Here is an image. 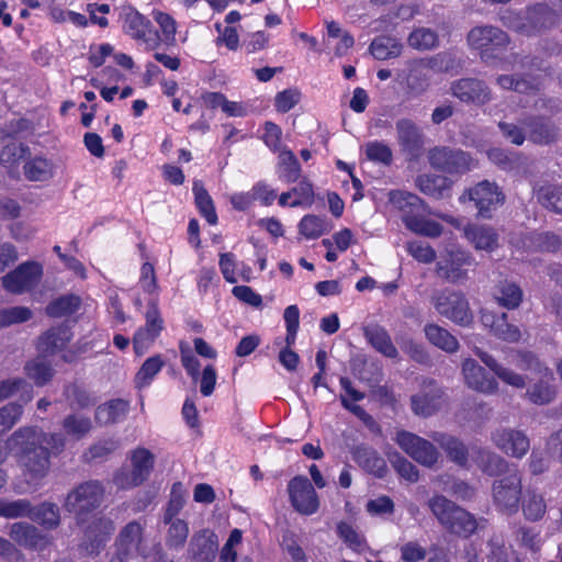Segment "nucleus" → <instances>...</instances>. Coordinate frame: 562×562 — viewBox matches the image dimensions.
Returning a JSON list of instances; mask_svg holds the SVG:
<instances>
[{"instance_id":"55","label":"nucleus","mask_w":562,"mask_h":562,"mask_svg":"<svg viewBox=\"0 0 562 562\" xmlns=\"http://www.w3.org/2000/svg\"><path fill=\"white\" fill-rule=\"evenodd\" d=\"M407 41L411 47L419 50H425L431 49L437 45L438 36L430 29L418 27L409 34Z\"/></svg>"},{"instance_id":"6","label":"nucleus","mask_w":562,"mask_h":562,"mask_svg":"<svg viewBox=\"0 0 562 562\" xmlns=\"http://www.w3.org/2000/svg\"><path fill=\"white\" fill-rule=\"evenodd\" d=\"M557 14L544 4H537L526 12L524 16L509 13L503 16L504 24L508 27L530 35L542 27L551 26L555 23Z\"/></svg>"},{"instance_id":"24","label":"nucleus","mask_w":562,"mask_h":562,"mask_svg":"<svg viewBox=\"0 0 562 562\" xmlns=\"http://www.w3.org/2000/svg\"><path fill=\"white\" fill-rule=\"evenodd\" d=\"M462 373L467 385L477 392L492 394L497 390V382L488 378L485 370L473 359H465L462 362Z\"/></svg>"},{"instance_id":"56","label":"nucleus","mask_w":562,"mask_h":562,"mask_svg":"<svg viewBox=\"0 0 562 562\" xmlns=\"http://www.w3.org/2000/svg\"><path fill=\"white\" fill-rule=\"evenodd\" d=\"M169 529L167 532L166 543L170 548H182L189 536V526L182 519H171L168 522Z\"/></svg>"},{"instance_id":"37","label":"nucleus","mask_w":562,"mask_h":562,"mask_svg":"<svg viewBox=\"0 0 562 562\" xmlns=\"http://www.w3.org/2000/svg\"><path fill=\"white\" fill-rule=\"evenodd\" d=\"M452 182L443 176L422 175L416 179L417 188L425 194L434 198H442L451 188Z\"/></svg>"},{"instance_id":"7","label":"nucleus","mask_w":562,"mask_h":562,"mask_svg":"<svg viewBox=\"0 0 562 562\" xmlns=\"http://www.w3.org/2000/svg\"><path fill=\"white\" fill-rule=\"evenodd\" d=\"M121 18L124 33L143 45L146 50H154L159 46L158 33L153 30L150 21L138 11L125 9Z\"/></svg>"},{"instance_id":"8","label":"nucleus","mask_w":562,"mask_h":562,"mask_svg":"<svg viewBox=\"0 0 562 562\" xmlns=\"http://www.w3.org/2000/svg\"><path fill=\"white\" fill-rule=\"evenodd\" d=\"M155 462L154 454L145 449L137 448L131 454V471H120L114 476V484L119 488H131L142 484L153 470Z\"/></svg>"},{"instance_id":"60","label":"nucleus","mask_w":562,"mask_h":562,"mask_svg":"<svg viewBox=\"0 0 562 562\" xmlns=\"http://www.w3.org/2000/svg\"><path fill=\"white\" fill-rule=\"evenodd\" d=\"M364 154L371 161L389 165L392 161L390 147L382 142H369L364 145Z\"/></svg>"},{"instance_id":"27","label":"nucleus","mask_w":562,"mask_h":562,"mask_svg":"<svg viewBox=\"0 0 562 562\" xmlns=\"http://www.w3.org/2000/svg\"><path fill=\"white\" fill-rule=\"evenodd\" d=\"M425 207L423 206L422 210L415 212L414 214H406L402 216V221L407 229L411 232L423 235L426 237L435 238L441 235L442 233V226L427 217L424 214Z\"/></svg>"},{"instance_id":"40","label":"nucleus","mask_w":562,"mask_h":562,"mask_svg":"<svg viewBox=\"0 0 562 562\" xmlns=\"http://www.w3.org/2000/svg\"><path fill=\"white\" fill-rule=\"evenodd\" d=\"M494 297L499 305L512 310L518 307L521 303L522 291L517 284L503 281L495 288Z\"/></svg>"},{"instance_id":"62","label":"nucleus","mask_w":562,"mask_h":562,"mask_svg":"<svg viewBox=\"0 0 562 562\" xmlns=\"http://www.w3.org/2000/svg\"><path fill=\"white\" fill-rule=\"evenodd\" d=\"M407 252L422 263H431L436 258V251L431 246L423 241H409L406 244Z\"/></svg>"},{"instance_id":"45","label":"nucleus","mask_w":562,"mask_h":562,"mask_svg":"<svg viewBox=\"0 0 562 562\" xmlns=\"http://www.w3.org/2000/svg\"><path fill=\"white\" fill-rule=\"evenodd\" d=\"M398 142L408 150L416 149L422 144V134L418 127L409 120H400L396 124Z\"/></svg>"},{"instance_id":"16","label":"nucleus","mask_w":562,"mask_h":562,"mask_svg":"<svg viewBox=\"0 0 562 562\" xmlns=\"http://www.w3.org/2000/svg\"><path fill=\"white\" fill-rule=\"evenodd\" d=\"M288 492L292 506L300 514L312 515L318 509V497L307 477H293L289 482Z\"/></svg>"},{"instance_id":"57","label":"nucleus","mask_w":562,"mask_h":562,"mask_svg":"<svg viewBox=\"0 0 562 562\" xmlns=\"http://www.w3.org/2000/svg\"><path fill=\"white\" fill-rule=\"evenodd\" d=\"M538 201L547 209H552L557 213L562 214V188L543 187L538 193Z\"/></svg>"},{"instance_id":"20","label":"nucleus","mask_w":562,"mask_h":562,"mask_svg":"<svg viewBox=\"0 0 562 562\" xmlns=\"http://www.w3.org/2000/svg\"><path fill=\"white\" fill-rule=\"evenodd\" d=\"M450 91L453 97L464 103L483 105L491 100L490 88L482 80L474 78L453 81Z\"/></svg>"},{"instance_id":"11","label":"nucleus","mask_w":562,"mask_h":562,"mask_svg":"<svg viewBox=\"0 0 562 562\" xmlns=\"http://www.w3.org/2000/svg\"><path fill=\"white\" fill-rule=\"evenodd\" d=\"M145 319V325L139 327L133 337L134 351L138 356L144 355L153 346L164 329V319L154 299L149 302Z\"/></svg>"},{"instance_id":"52","label":"nucleus","mask_w":562,"mask_h":562,"mask_svg":"<svg viewBox=\"0 0 562 562\" xmlns=\"http://www.w3.org/2000/svg\"><path fill=\"white\" fill-rule=\"evenodd\" d=\"M33 316L25 306L0 307V328L25 323Z\"/></svg>"},{"instance_id":"13","label":"nucleus","mask_w":562,"mask_h":562,"mask_svg":"<svg viewBox=\"0 0 562 562\" xmlns=\"http://www.w3.org/2000/svg\"><path fill=\"white\" fill-rule=\"evenodd\" d=\"M395 441L409 457L423 465L431 467L438 460L439 453L435 446L413 432L398 431Z\"/></svg>"},{"instance_id":"58","label":"nucleus","mask_w":562,"mask_h":562,"mask_svg":"<svg viewBox=\"0 0 562 562\" xmlns=\"http://www.w3.org/2000/svg\"><path fill=\"white\" fill-rule=\"evenodd\" d=\"M31 503L26 499L4 501L0 499V516L4 518H18L30 515Z\"/></svg>"},{"instance_id":"31","label":"nucleus","mask_w":562,"mask_h":562,"mask_svg":"<svg viewBox=\"0 0 562 562\" xmlns=\"http://www.w3.org/2000/svg\"><path fill=\"white\" fill-rule=\"evenodd\" d=\"M432 439L446 451L451 461L460 467L468 465V450L462 441L441 432L434 434Z\"/></svg>"},{"instance_id":"53","label":"nucleus","mask_w":562,"mask_h":562,"mask_svg":"<svg viewBox=\"0 0 562 562\" xmlns=\"http://www.w3.org/2000/svg\"><path fill=\"white\" fill-rule=\"evenodd\" d=\"M26 374L36 385L46 384L53 376V370L44 358L40 357L25 366Z\"/></svg>"},{"instance_id":"2","label":"nucleus","mask_w":562,"mask_h":562,"mask_svg":"<svg viewBox=\"0 0 562 562\" xmlns=\"http://www.w3.org/2000/svg\"><path fill=\"white\" fill-rule=\"evenodd\" d=\"M148 554L144 526L138 521L128 522L115 540V552L110 562H142Z\"/></svg>"},{"instance_id":"51","label":"nucleus","mask_w":562,"mask_h":562,"mask_svg":"<svg viewBox=\"0 0 562 562\" xmlns=\"http://www.w3.org/2000/svg\"><path fill=\"white\" fill-rule=\"evenodd\" d=\"M546 503L540 494L528 491L522 497V512L527 519L538 520L546 513Z\"/></svg>"},{"instance_id":"44","label":"nucleus","mask_w":562,"mask_h":562,"mask_svg":"<svg viewBox=\"0 0 562 562\" xmlns=\"http://www.w3.org/2000/svg\"><path fill=\"white\" fill-rule=\"evenodd\" d=\"M301 168L296 157L290 150L279 151L278 175L285 182H294L299 179Z\"/></svg>"},{"instance_id":"64","label":"nucleus","mask_w":562,"mask_h":562,"mask_svg":"<svg viewBox=\"0 0 562 562\" xmlns=\"http://www.w3.org/2000/svg\"><path fill=\"white\" fill-rule=\"evenodd\" d=\"M338 533L346 544L356 552H362L366 549V542L350 525L341 522L338 525Z\"/></svg>"},{"instance_id":"1","label":"nucleus","mask_w":562,"mask_h":562,"mask_svg":"<svg viewBox=\"0 0 562 562\" xmlns=\"http://www.w3.org/2000/svg\"><path fill=\"white\" fill-rule=\"evenodd\" d=\"M428 505L439 522L453 533L468 537L477 529L479 524L474 516L445 496L431 497Z\"/></svg>"},{"instance_id":"28","label":"nucleus","mask_w":562,"mask_h":562,"mask_svg":"<svg viewBox=\"0 0 562 562\" xmlns=\"http://www.w3.org/2000/svg\"><path fill=\"white\" fill-rule=\"evenodd\" d=\"M9 535L16 544L24 548H38L45 543V537L36 527L27 522L12 524Z\"/></svg>"},{"instance_id":"23","label":"nucleus","mask_w":562,"mask_h":562,"mask_svg":"<svg viewBox=\"0 0 562 562\" xmlns=\"http://www.w3.org/2000/svg\"><path fill=\"white\" fill-rule=\"evenodd\" d=\"M443 394L434 381H425L423 389L412 396V409L416 415L430 416L442 404Z\"/></svg>"},{"instance_id":"25","label":"nucleus","mask_w":562,"mask_h":562,"mask_svg":"<svg viewBox=\"0 0 562 562\" xmlns=\"http://www.w3.org/2000/svg\"><path fill=\"white\" fill-rule=\"evenodd\" d=\"M218 266L223 278L228 283H237L239 280L249 282L252 278L251 268L238 261L232 252L221 254Z\"/></svg>"},{"instance_id":"19","label":"nucleus","mask_w":562,"mask_h":562,"mask_svg":"<svg viewBox=\"0 0 562 562\" xmlns=\"http://www.w3.org/2000/svg\"><path fill=\"white\" fill-rule=\"evenodd\" d=\"M520 493L521 479L517 473H512L493 485V497L496 505L508 513L517 512Z\"/></svg>"},{"instance_id":"41","label":"nucleus","mask_w":562,"mask_h":562,"mask_svg":"<svg viewBox=\"0 0 562 562\" xmlns=\"http://www.w3.org/2000/svg\"><path fill=\"white\" fill-rule=\"evenodd\" d=\"M192 191L194 194L195 204L201 215L206 220V222L210 225H215L217 223V215L215 212L213 200L205 190L203 183L199 180L194 181Z\"/></svg>"},{"instance_id":"5","label":"nucleus","mask_w":562,"mask_h":562,"mask_svg":"<svg viewBox=\"0 0 562 562\" xmlns=\"http://www.w3.org/2000/svg\"><path fill=\"white\" fill-rule=\"evenodd\" d=\"M103 492L99 482L82 483L67 495L65 508L67 512L75 514L78 524H82L83 516L100 505Z\"/></svg>"},{"instance_id":"46","label":"nucleus","mask_w":562,"mask_h":562,"mask_svg":"<svg viewBox=\"0 0 562 562\" xmlns=\"http://www.w3.org/2000/svg\"><path fill=\"white\" fill-rule=\"evenodd\" d=\"M80 303L81 301L77 295H64L52 301L46 307V313L50 317L69 316L79 310Z\"/></svg>"},{"instance_id":"43","label":"nucleus","mask_w":562,"mask_h":562,"mask_svg":"<svg viewBox=\"0 0 562 562\" xmlns=\"http://www.w3.org/2000/svg\"><path fill=\"white\" fill-rule=\"evenodd\" d=\"M473 461L483 472L490 475L498 474L506 465V461L502 457L485 449L475 451Z\"/></svg>"},{"instance_id":"10","label":"nucleus","mask_w":562,"mask_h":562,"mask_svg":"<svg viewBox=\"0 0 562 562\" xmlns=\"http://www.w3.org/2000/svg\"><path fill=\"white\" fill-rule=\"evenodd\" d=\"M43 276V267L36 261L21 263L1 278L2 286L12 294H21L33 289Z\"/></svg>"},{"instance_id":"50","label":"nucleus","mask_w":562,"mask_h":562,"mask_svg":"<svg viewBox=\"0 0 562 562\" xmlns=\"http://www.w3.org/2000/svg\"><path fill=\"white\" fill-rule=\"evenodd\" d=\"M24 173L31 181H45L53 176V166L45 158H34L24 165Z\"/></svg>"},{"instance_id":"33","label":"nucleus","mask_w":562,"mask_h":562,"mask_svg":"<svg viewBox=\"0 0 562 562\" xmlns=\"http://www.w3.org/2000/svg\"><path fill=\"white\" fill-rule=\"evenodd\" d=\"M353 459L362 469L376 476H382L386 470L385 460L368 447L356 448Z\"/></svg>"},{"instance_id":"61","label":"nucleus","mask_w":562,"mask_h":562,"mask_svg":"<svg viewBox=\"0 0 562 562\" xmlns=\"http://www.w3.org/2000/svg\"><path fill=\"white\" fill-rule=\"evenodd\" d=\"M65 431L79 439L91 429V420L81 415H70L64 420Z\"/></svg>"},{"instance_id":"9","label":"nucleus","mask_w":562,"mask_h":562,"mask_svg":"<svg viewBox=\"0 0 562 562\" xmlns=\"http://www.w3.org/2000/svg\"><path fill=\"white\" fill-rule=\"evenodd\" d=\"M437 312L460 326H469L473 321L468 300L458 292L443 291L434 299Z\"/></svg>"},{"instance_id":"36","label":"nucleus","mask_w":562,"mask_h":562,"mask_svg":"<svg viewBox=\"0 0 562 562\" xmlns=\"http://www.w3.org/2000/svg\"><path fill=\"white\" fill-rule=\"evenodd\" d=\"M27 517L45 529H55L60 522L59 507L49 502H44L36 507L31 506Z\"/></svg>"},{"instance_id":"12","label":"nucleus","mask_w":562,"mask_h":562,"mask_svg":"<svg viewBox=\"0 0 562 562\" xmlns=\"http://www.w3.org/2000/svg\"><path fill=\"white\" fill-rule=\"evenodd\" d=\"M467 199L474 202L480 216L490 217V212L502 205L505 196L495 183L485 180L460 196L461 202H465Z\"/></svg>"},{"instance_id":"15","label":"nucleus","mask_w":562,"mask_h":562,"mask_svg":"<svg viewBox=\"0 0 562 562\" xmlns=\"http://www.w3.org/2000/svg\"><path fill=\"white\" fill-rule=\"evenodd\" d=\"M443 221L453 225L458 229H463L467 240L474 246L476 250L493 251L498 247V236L494 228L485 225L469 224L462 226L460 218L450 215H439Z\"/></svg>"},{"instance_id":"14","label":"nucleus","mask_w":562,"mask_h":562,"mask_svg":"<svg viewBox=\"0 0 562 562\" xmlns=\"http://www.w3.org/2000/svg\"><path fill=\"white\" fill-rule=\"evenodd\" d=\"M428 159L434 168L451 175L469 171L473 166V159L462 150L447 147H436L429 151Z\"/></svg>"},{"instance_id":"63","label":"nucleus","mask_w":562,"mask_h":562,"mask_svg":"<svg viewBox=\"0 0 562 562\" xmlns=\"http://www.w3.org/2000/svg\"><path fill=\"white\" fill-rule=\"evenodd\" d=\"M22 405L10 403L0 408V432L11 429L22 415Z\"/></svg>"},{"instance_id":"22","label":"nucleus","mask_w":562,"mask_h":562,"mask_svg":"<svg viewBox=\"0 0 562 562\" xmlns=\"http://www.w3.org/2000/svg\"><path fill=\"white\" fill-rule=\"evenodd\" d=\"M468 43L472 48L481 50L483 57H487L490 50L508 44V36L497 27L476 26L470 31Z\"/></svg>"},{"instance_id":"26","label":"nucleus","mask_w":562,"mask_h":562,"mask_svg":"<svg viewBox=\"0 0 562 562\" xmlns=\"http://www.w3.org/2000/svg\"><path fill=\"white\" fill-rule=\"evenodd\" d=\"M481 321L485 327H488L498 338L503 340L515 342L520 338L519 329L516 326L508 324L505 313L496 315L484 310L482 312Z\"/></svg>"},{"instance_id":"29","label":"nucleus","mask_w":562,"mask_h":562,"mask_svg":"<svg viewBox=\"0 0 562 562\" xmlns=\"http://www.w3.org/2000/svg\"><path fill=\"white\" fill-rule=\"evenodd\" d=\"M71 333L65 326L54 327L47 330L38 340V350L44 356L54 355L70 341Z\"/></svg>"},{"instance_id":"47","label":"nucleus","mask_w":562,"mask_h":562,"mask_svg":"<svg viewBox=\"0 0 562 562\" xmlns=\"http://www.w3.org/2000/svg\"><path fill=\"white\" fill-rule=\"evenodd\" d=\"M164 367V360L159 355L148 358L139 368L135 375V385L137 389L147 387L154 378Z\"/></svg>"},{"instance_id":"49","label":"nucleus","mask_w":562,"mask_h":562,"mask_svg":"<svg viewBox=\"0 0 562 562\" xmlns=\"http://www.w3.org/2000/svg\"><path fill=\"white\" fill-rule=\"evenodd\" d=\"M153 18L160 29V41H162L167 45H175L177 34L176 20L169 13L159 10H155L153 12Z\"/></svg>"},{"instance_id":"39","label":"nucleus","mask_w":562,"mask_h":562,"mask_svg":"<svg viewBox=\"0 0 562 562\" xmlns=\"http://www.w3.org/2000/svg\"><path fill=\"white\" fill-rule=\"evenodd\" d=\"M389 202L393 209L402 213V216L423 209V201L417 195L401 190L391 191Z\"/></svg>"},{"instance_id":"54","label":"nucleus","mask_w":562,"mask_h":562,"mask_svg":"<svg viewBox=\"0 0 562 562\" xmlns=\"http://www.w3.org/2000/svg\"><path fill=\"white\" fill-rule=\"evenodd\" d=\"M326 231V222L323 217L308 214L299 223V232L307 239H316Z\"/></svg>"},{"instance_id":"42","label":"nucleus","mask_w":562,"mask_h":562,"mask_svg":"<svg viewBox=\"0 0 562 562\" xmlns=\"http://www.w3.org/2000/svg\"><path fill=\"white\" fill-rule=\"evenodd\" d=\"M370 52L375 59L385 60L397 57L402 52V44L394 37L380 36L371 43Z\"/></svg>"},{"instance_id":"35","label":"nucleus","mask_w":562,"mask_h":562,"mask_svg":"<svg viewBox=\"0 0 562 562\" xmlns=\"http://www.w3.org/2000/svg\"><path fill=\"white\" fill-rule=\"evenodd\" d=\"M217 536L211 530H202L195 533L190 542V550L194 555H200L203 560L214 558L217 550Z\"/></svg>"},{"instance_id":"48","label":"nucleus","mask_w":562,"mask_h":562,"mask_svg":"<svg viewBox=\"0 0 562 562\" xmlns=\"http://www.w3.org/2000/svg\"><path fill=\"white\" fill-rule=\"evenodd\" d=\"M14 394H20L22 402L27 403L33 397L32 386L22 379H11L0 382V401Z\"/></svg>"},{"instance_id":"21","label":"nucleus","mask_w":562,"mask_h":562,"mask_svg":"<svg viewBox=\"0 0 562 562\" xmlns=\"http://www.w3.org/2000/svg\"><path fill=\"white\" fill-rule=\"evenodd\" d=\"M472 256L463 250L456 249L448 251L438 262V271L447 280L458 282L465 279L468 267L472 266Z\"/></svg>"},{"instance_id":"34","label":"nucleus","mask_w":562,"mask_h":562,"mask_svg":"<svg viewBox=\"0 0 562 562\" xmlns=\"http://www.w3.org/2000/svg\"><path fill=\"white\" fill-rule=\"evenodd\" d=\"M474 353L482 360V362L486 367H488L505 383L518 389L525 386V380L520 374H517L514 371L502 367L488 353L482 351L480 348H475Z\"/></svg>"},{"instance_id":"30","label":"nucleus","mask_w":562,"mask_h":562,"mask_svg":"<svg viewBox=\"0 0 562 562\" xmlns=\"http://www.w3.org/2000/svg\"><path fill=\"white\" fill-rule=\"evenodd\" d=\"M364 337L369 344L380 353L387 358H396L398 352L393 345L389 333L379 325H371L364 328Z\"/></svg>"},{"instance_id":"17","label":"nucleus","mask_w":562,"mask_h":562,"mask_svg":"<svg viewBox=\"0 0 562 562\" xmlns=\"http://www.w3.org/2000/svg\"><path fill=\"white\" fill-rule=\"evenodd\" d=\"M114 530L110 518L93 515L83 528L82 547L88 554H98L106 544Z\"/></svg>"},{"instance_id":"3","label":"nucleus","mask_w":562,"mask_h":562,"mask_svg":"<svg viewBox=\"0 0 562 562\" xmlns=\"http://www.w3.org/2000/svg\"><path fill=\"white\" fill-rule=\"evenodd\" d=\"M456 59L450 53L439 54L430 59L413 60L407 65L405 81L413 94L425 92L429 86V71L436 69L449 72L454 68Z\"/></svg>"},{"instance_id":"38","label":"nucleus","mask_w":562,"mask_h":562,"mask_svg":"<svg viewBox=\"0 0 562 562\" xmlns=\"http://www.w3.org/2000/svg\"><path fill=\"white\" fill-rule=\"evenodd\" d=\"M128 411V403L124 400H112L100 405L95 412V419L102 425L121 420Z\"/></svg>"},{"instance_id":"32","label":"nucleus","mask_w":562,"mask_h":562,"mask_svg":"<svg viewBox=\"0 0 562 562\" xmlns=\"http://www.w3.org/2000/svg\"><path fill=\"white\" fill-rule=\"evenodd\" d=\"M424 331L428 341L437 348L448 353L458 351L459 342L457 338L446 328L437 324H428L425 326Z\"/></svg>"},{"instance_id":"59","label":"nucleus","mask_w":562,"mask_h":562,"mask_svg":"<svg viewBox=\"0 0 562 562\" xmlns=\"http://www.w3.org/2000/svg\"><path fill=\"white\" fill-rule=\"evenodd\" d=\"M283 318L286 327L285 344H288L289 347H292L295 342L300 325L299 307L296 305L288 306L284 310Z\"/></svg>"},{"instance_id":"18","label":"nucleus","mask_w":562,"mask_h":562,"mask_svg":"<svg viewBox=\"0 0 562 562\" xmlns=\"http://www.w3.org/2000/svg\"><path fill=\"white\" fill-rule=\"evenodd\" d=\"M491 439L502 452L517 459L522 458L530 448L526 434L514 428H497L492 432Z\"/></svg>"},{"instance_id":"4","label":"nucleus","mask_w":562,"mask_h":562,"mask_svg":"<svg viewBox=\"0 0 562 562\" xmlns=\"http://www.w3.org/2000/svg\"><path fill=\"white\" fill-rule=\"evenodd\" d=\"M513 362L519 369L533 371L540 376L539 382L531 385L527 391L529 400L540 405L549 403L555 394L554 387L551 384L553 380L552 373L528 352L516 355Z\"/></svg>"}]
</instances>
